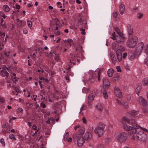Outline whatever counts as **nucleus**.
I'll return each instance as SVG.
<instances>
[{
  "label": "nucleus",
  "mask_w": 148,
  "mask_h": 148,
  "mask_svg": "<svg viewBox=\"0 0 148 148\" xmlns=\"http://www.w3.org/2000/svg\"><path fill=\"white\" fill-rule=\"evenodd\" d=\"M122 123L124 129L127 131H131L128 132L130 138L133 140H135V134L137 130L139 128L144 132L148 133V130L138 125L134 119H130L125 116L123 117L122 120Z\"/></svg>",
  "instance_id": "f257e3e1"
},
{
  "label": "nucleus",
  "mask_w": 148,
  "mask_h": 148,
  "mask_svg": "<svg viewBox=\"0 0 148 148\" xmlns=\"http://www.w3.org/2000/svg\"><path fill=\"white\" fill-rule=\"evenodd\" d=\"M144 43L140 42L134 50L129 51L128 54V58L129 60L133 61L138 58L142 52L144 47Z\"/></svg>",
  "instance_id": "f03ea898"
},
{
  "label": "nucleus",
  "mask_w": 148,
  "mask_h": 148,
  "mask_svg": "<svg viewBox=\"0 0 148 148\" xmlns=\"http://www.w3.org/2000/svg\"><path fill=\"white\" fill-rule=\"evenodd\" d=\"M112 48L116 51V53L117 60L119 62H120L122 59V52L125 51V49L122 46H119L118 44L116 43H113L112 45ZM127 56V53L125 52L123 53V58H125Z\"/></svg>",
  "instance_id": "7ed1b4c3"
},
{
  "label": "nucleus",
  "mask_w": 148,
  "mask_h": 148,
  "mask_svg": "<svg viewBox=\"0 0 148 148\" xmlns=\"http://www.w3.org/2000/svg\"><path fill=\"white\" fill-rule=\"evenodd\" d=\"M114 136L116 139L120 142H125L127 139V135L125 132H116Z\"/></svg>",
  "instance_id": "20e7f679"
},
{
  "label": "nucleus",
  "mask_w": 148,
  "mask_h": 148,
  "mask_svg": "<svg viewBox=\"0 0 148 148\" xmlns=\"http://www.w3.org/2000/svg\"><path fill=\"white\" fill-rule=\"evenodd\" d=\"M142 130L139 131L137 130V132L135 134V137L136 136L138 140L140 141L144 142L147 138V135Z\"/></svg>",
  "instance_id": "39448f33"
},
{
  "label": "nucleus",
  "mask_w": 148,
  "mask_h": 148,
  "mask_svg": "<svg viewBox=\"0 0 148 148\" xmlns=\"http://www.w3.org/2000/svg\"><path fill=\"white\" fill-rule=\"evenodd\" d=\"M138 41L137 36H134L129 38L127 42V45L130 48H133L136 46Z\"/></svg>",
  "instance_id": "423d86ee"
},
{
  "label": "nucleus",
  "mask_w": 148,
  "mask_h": 148,
  "mask_svg": "<svg viewBox=\"0 0 148 148\" xmlns=\"http://www.w3.org/2000/svg\"><path fill=\"white\" fill-rule=\"evenodd\" d=\"M105 127V125L102 123H99L94 130L95 132L97 134L99 137L102 136L104 133V129Z\"/></svg>",
  "instance_id": "0eeeda50"
},
{
  "label": "nucleus",
  "mask_w": 148,
  "mask_h": 148,
  "mask_svg": "<svg viewBox=\"0 0 148 148\" xmlns=\"http://www.w3.org/2000/svg\"><path fill=\"white\" fill-rule=\"evenodd\" d=\"M73 138L75 140L77 141V145L78 147H82L85 142V139L84 137L78 134L74 135Z\"/></svg>",
  "instance_id": "6e6552de"
},
{
  "label": "nucleus",
  "mask_w": 148,
  "mask_h": 148,
  "mask_svg": "<svg viewBox=\"0 0 148 148\" xmlns=\"http://www.w3.org/2000/svg\"><path fill=\"white\" fill-rule=\"evenodd\" d=\"M7 71H8V68L5 66H3L2 69L0 72V73L1 75L3 77H8L9 74L7 72Z\"/></svg>",
  "instance_id": "1a4fd4ad"
},
{
  "label": "nucleus",
  "mask_w": 148,
  "mask_h": 148,
  "mask_svg": "<svg viewBox=\"0 0 148 148\" xmlns=\"http://www.w3.org/2000/svg\"><path fill=\"white\" fill-rule=\"evenodd\" d=\"M114 91L115 94L117 97L121 98L122 97V95L119 88L117 86L114 87Z\"/></svg>",
  "instance_id": "9d476101"
},
{
  "label": "nucleus",
  "mask_w": 148,
  "mask_h": 148,
  "mask_svg": "<svg viewBox=\"0 0 148 148\" xmlns=\"http://www.w3.org/2000/svg\"><path fill=\"white\" fill-rule=\"evenodd\" d=\"M130 114L136 118H138L140 117V114H139V111L138 110H132L130 112Z\"/></svg>",
  "instance_id": "9b49d317"
},
{
  "label": "nucleus",
  "mask_w": 148,
  "mask_h": 148,
  "mask_svg": "<svg viewBox=\"0 0 148 148\" xmlns=\"http://www.w3.org/2000/svg\"><path fill=\"white\" fill-rule=\"evenodd\" d=\"M137 100L141 104L145 105L147 104V101L141 96H140L137 98Z\"/></svg>",
  "instance_id": "f8f14e48"
},
{
  "label": "nucleus",
  "mask_w": 148,
  "mask_h": 148,
  "mask_svg": "<svg viewBox=\"0 0 148 148\" xmlns=\"http://www.w3.org/2000/svg\"><path fill=\"white\" fill-rule=\"evenodd\" d=\"M119 11L120 14L121 15L123 14L125 11V6L124 5L121 3L119 6Z\"/></svg>",
  "instance_id": "ddd939ff"
},
{
  "label": "nucleus",
  "mask_w": 148,
  "mask_h": 148,
  "mask_svg": "<svg viewBox=\"0 0 148 148\" xmlns=\"http://www.w3.org/2000/svg\"><path fill=\"white\" fill-rule=\"evenodd\" d=\"M110 85V83L108 80L106 78L103 79V86L104 88H107Z\"/></svg>",
  "instance_id": "4468645a"
},
{
  "label": "nucleus",
  "mask_w": 148,
  "mask_h": 148,
  "mask_svg": "<svg viewBox=\"0 0 148 148\" xmlns=\"http://www.w3.org/2000/svg\"><path fill=\"white\" fill-rule=\"evenodd\" d=\"M127 32L130 35H132L133 34V28L130 24H128L127 26Z\"/></svg>",
  "instance_id": "2eb2a0df"
},
{
  "label": "nucleus",
  "mask_w": 148,
  "mask_h": 148,
  "mask_svg": "<svg viewBox=\"0 0 148 148\" xmlns=\"http://www.w3.org/2000/svg\"><path fill=\"white\" fill-rule=\"evenodd\" d=\"M84 137L85 139L87 140H91L92 138V134L89 132H86L85 134Z\"/></svg>",
  "instance_id": "dca6fc26"
},
{
  "label": "nucleus",
  "mask_w": 148,
  "mask_h": 148,
  "mask_svg": "<svg viewBox=\"0 0 148 148\" xmlns=\"http://www.w3.org/2000/svg\"><path fill=\"white\" fill-rule=\"evenodd\" d=\"M115 31L116 32L117 34H118L119 36L122 37V38L125 39V36L124 34L121 32L119 29L116 27H115L114 28Z\"/></svg>",
  "instance_id": "f3484780"
},
{
  "label": "nucleus",
  "mask_w": 148,
  "mask_h": 148,
  "mask_svg": "<svg viewBox=\"0 0 148 148\" xmlns=\"http://www.w3.org/2000/svg\"><path fill=\"white\" fill-rule=\"evenodd\" d=\"M142 89V85L140 84H138L137 85V87L136 88V93L138 95H139V93Z\"/></svg>",
  "instance_id": "a211bd4d"
},
{
  "label": "nucleus",
  "mask_w": 148,
  "mask_h": 148,
  "mask_svg": "<svg viewBox=\"0 0 148 148\" xmlns=\"http://www.w3.org/2000/svg\"><path fill=\"white\" fill-rule=\"evenodd\" d=\"M96 108L100 111H102L103 110V105L100 103H98L96 106Z\"/></svg>",
  "instance_id": "6ab92c4d"
},
{
  "label": "nucleus",
  "mask_w": 148,
  "mask_h": 148,
  "mask_svg": "<svg viewBox=\"0 0 148 148\" xmlns=\"http://www.w3.org/2000/svg\"><path fill=\"white\" fill-rule=\"evenodd\" d=\"M126 37H125V39L122 38V37L121 36H118L117 37L116 40V42L118 43H122L123 42L124 40L125 39Z\"/></svg>",
  "instance_id": "aec40b11"
},
{
  "label": "nucleus",
  "mask_w": 148,
  "mask_h": 148,
  "mask_svg": "<svg viewBox=\"0 0 148 148\" xmlns=\"http://www.w3.org/2000/svg\"><path fill=\"white\" fill-rule=\"evenodd\" d=\"M95 94H92L91 93L89 94L88 97V102H91L93 99L95 97Z\"/></svg>",
  "instance_id": "412c9836"
},
{
  "label": "nucleus",
  "mask_w": 148,
  "mask_h": 148,
  "mask_svg": "<svg viewBox=\"0 0 148 148\" xmlns=\"http://www.w3.org/2000/svg\"><path fill=\"white\" fill-rule=\"evenodd\" d=\"M143 85L144 86H148V77L145 78L142 80Z\"/></svg>",
  "instance_id": "4be33fe9"
},
{
  "label": "nucleus",
  "mask_w": 148,
  "mask_h": 148,
  "mask_svg": "<svg viewBox=\"0 0 148 148\" xmlns=\"http://www.w3.org/2000/svg\"><path fill=\"white\" fill-rule=\"evenodd\" d=\"M114 71L113 69H109L107 72L108 75L109 77H111L113 74Z\"/></svg>",
  "instance_id": "5701e85b"
},
{
  "label": "nucleus",
  "mask_w": 148,
  "mask_h": 148,
  "mask_svg": "<svg viewBox=\"0 0 148 148\" xmlns=\"http://www.w3.org/2000/svg\"><path fill=\"white\" fill-rule=\"evenodd\" d=\"M79 132L81 134H83L85 132V129L84 127L82 126H80L79 129Z\"/></svg>",
  "instance_id": "b1692460"
},
{
  "label": "nucleus",
  "mask_w": 148,
  "mask_h": 148,
  "mask_svg": "<svg viewBox=\"0 0 148 148\" xmlns=\"http://www.w3.org/2000/svg\"><path fill=\"white\" fill-rule=\"evenodd\" d=\"M3 8L4 11L6 12H8L10 10L9 7L7 5H4L3 7Z\"/></svg>",
  "instance_id": "393cba45"
},
{
  "label": "nucleus",
  "mask_w": 148,
  "mask_h": 148,
  "mask_svg": "<svg viewBox=\"0 0 148 148\" xmlns=\"http://www.w3.org/2000/svg\"><path fill=\"white\" fill-rule=\"evenodd\" d=\"M111 57L112 63L114 64H115L117 60L115 57L114 56V55H111Z\"/></svg>",
  "instance_id": "a878e982"
},
{
  "label": "nucleus",
  "mask_w": 148,
  "mask_h": 148,
  "mask_svg": "<svg viewBox=\"0 0 148 148\" xmlns=\"http://www.w3.org/2000/svg\"><path fill=\"white\" fill-rule=\"evenodd\" d=\"M118 36H116L115 33V32H113L112 33L111 36V38L113 40H116L117 39V37Z\"/></svg>",
  "instance_id": "bb28decb"
},
{
  "label": "nucleus",
  "mask_w": 148,
  "mask_h": 148,
  "mask_svg": "<svg viewBox=\"0 0 148 148\" xmlns=\"http://www.w3.org/2000/svg\"><path fill=\"white\" fill-rule=\"evenodd\" d=\"M66 43L69 45L70 46H71L73 43V40L71 39H68L66 40Z\"/></svg>",
  "instance_id": "cd10ccee"
},
{
  "label": "nucleus",
  "mask_w": 148,
  "mask_h": 148,
  "mask_svg": "<svg viewBox=\"0 0 148 148\" xmlns=\"http://www.w3.org/2000/svg\"><path fill=\"white\" fill-rule=\"evenodd\" d=\"M143 112L146 114L148 113V108L144 107L143 108Z\"/></svg>",
  "instance_id": "c85d7f7f"
},
{
  "label": "nucleus",
  "mask_w": 148,
  "mask_h": 148,
  "mask_svg": "<svg viewBox=\"0 0 148 148\" xmlns=\"http://www.w3.org/2000/svg\"><path fill=\"white\" fill-rule=\"evenodd\" d=\"M16 24L19 27H21L22 26V21L21 20H17Z\"/></svg>",
  "instance_id": "c756f323"
},
{
  "label": "nucleus",
  "mask_w": 148,
  "mask_h": 148,
  "mask_svg": "<svg viewBox=\"0 0 148 148\" xmlns=\"http://www.w3.org/2000/svg\"><path fill=\"white\" fill-rule=\"evenodd\" d=\"M69 135V132H67L66 133V134L65 135L64 138V141H66V140H67V139L69 138L68 137Z\"/></svg>",
  "instance_id": "7c9ffc66"
},
{
  "label": "nucleus",
  "mask_w": 148,
  "mask_h": 148,
  "mask_svg": "<svg viewBox=\"0 0 148 148\" xmlns=\"http://www.w3.org/2000/svg\"><path fill=\"white\" fill-rule=\"evenodd\" d=\"M144 16V14L141 13H139L138 14L137 18L138 19H141Z\"/></svg>",
  "instance_id": "2f4dec72"
},
{
  "label": "nucleus",
  "mask_w": 148,
  "mask_h": 148,
  "mask_svg": "<svg viewBox=\"0 0 148 148\" xmlns=\"http://www.w3.org/2000/svg\"><path fill=\"white\" fill-rule=\"evenodd\" d=\"M27 25L29 27H31L32 26V22L27 20Z\"/></svg>",
  "instance_id": "473e14b6"
},
{
  "label": "nucleus",
  "mask_w": 148,
  "mask_h": 148,
  "mask_svg": "<svg viewBox=\"0 0 148 148\" xmlns=\"http://www.w3.org/2000/svg\"><path fill=\"white\" fill-rule=\"evenodd\" d=\"M54 21L56 26L60 25V22L59 20L57 18H55L54 19Z\"/></svg>",
  "instance_id": "72a5a7b5"
},
{
  "label": "nucleus",
  "mask_w": 148,
  "mask_h": 148,
  "mask_svg": "<svg viewBox=\"0 0 148 148\" xmlns=\"http://www.w3.org/2000/svg\"><path fill=\"white\" fill-rule=\"evenodd\" d=\"M122 105H123L125 108H127L129 107L128 103L127 102H123Z\"/></svg>",
  "instance_id": "f704fd0d"
},
{
  "label": "nucleus",
  "mask_w": 148,
  "mask_h": 148,
  "mask_svg": "<svg viewBox=\"0 0 148 148\" xmlns=\"http://www.w3.org/2000/svg\"><path fill=\"white\" fill-rule=\"evenodd\" d=\"M144 62L146 66H148V56L144 60Z\"/></svg>",
  "instance_id": "c9c22d12"
},
{
  "label": "nucleus",
  "mask_w": 148,
  "mask_h": 148,
  "mask_svg": "<svg viewBox=\"0 0 148 148\" xmlns=\"http://www.w3.org/2000/svg\"><path fill=\"white\" fill-rule=\"evenodd\" d=\"M103 94L104 96V97L105 99H106L108 97V95L107 94V92L106 91H103Z\"/></svg>",
  "instance_id": "e433bc0d"
},
{
  "label": "nucleus",
  "mask_w": 148,
  "mask_h": 148,
  "mask_svg": "<svg viewBox=\"0 0 148 148\" xmlns=\"http://www.w3.org/2000/svg\"><path fill=\"white\" fill-rule=\"evenodd\" d=\"M125 67L126 69L127 70H130V66L128 64H125Z\"/></svg>",
  "instance_id": "4c0bfd02"
},
{
  "label": "nucleus",
  "mask_w": 148,
  "mask_h": 148,
  "mask_svg": "<svg viewBox=\"0 0 148 148\" xmlns=\"http://www.w3.org/2000/svg\"><path fill=\"white\" fill-rule=\"evenodd\" d=\"M88 91V89L86 88H84L82 89V92L83 93H86Z\"/></svg>",
  "instance_id": "58836bf2"
},
{
  "label": "nucleus",
  "mask_w": 148,
  "mask_h": 148,
  "mask_svg": "<svg viewBox=\"0 0 148 148\" xmlns=\"http://www.w3.org/2000/svg\"><path fill=\"white\" fill-rule=\"evenodd\" d=\"M144 50L145 53L148 54V43L146 44Z\"/></svg>",
  "instance_id": "ea45409f"
},
{
  "label": "nucleus",
  "mask_w": 148,
  "mask_h": 148,
  "mask_svg": "<svg viewBox=\"0 0 148 148\" xmlns=\"http://www.w3.org/2000/svg\"><path fill=\"white\" fill-rule=\"evenodd\" d=\"M0 142L2 144L3 146H4L5 145V143L4 142V140L3 138H1L0 140Z\"/></svg>",
  "instance_id": "a19ab883"
},
{
  "label": "nucleus",
  "mask_w": 148,
  "mask_h": 148,
  "mask_svg": "<svg viewBox=\"0 0 148 148\" xmlns=\"http://www.w3.org/2000/svg\"><path fill=\"white\" fill-rule=\"evenodd\" d=\"M9 137L11 139H14V140H16V138H15L14 135L12 134H11L9 136Z\"/></svg>",
  "instance_id": "79ce46f5"
},
{
  "label": "nucleus",
  "mask_w": 148,
  "mask_h": 148,
  "mask_svg": "<svg viewBox=\"0 0 148 148\" xmlns=\"http://www.w3.org/2000/svg\"><path fill=\"white\" fill-rule=\"evenodd\" d=\"M39 79L40 80H43L46 82H47L48 81L47 79L45 78V77H39Z\"/></svg>",
  "instance_id": "37998d69"
},
{
  "label": "nucleus",
  "mask_w": 148,
  "mask_h": 148,
  "mask_svg": "<svg viewBox=\"0 0 148 148\" xmlns=\"http://www.w3.org/2000/svg\"><path fill=\"white\" fill-rule=\"evenodd\" d=\"M97 148H105V147L103 145L100 144L98 145Z\"/></svg>",
  "instance_id": "c03bdc74"
},
{
  "label": "nucleus",
  "mask_w": 148,
  "mask_h": 148,
  "mask_svg": "<svg viewBox=\"0 0 148 148\" xmlns=\"http://www.w3.org/2000/svg\"><path fill=\"white\" fill-rule=\"evenodd\" d=\"M23 33L24 34H27L28 33V31L26 28H23Z\"/></svg>",
  "instance_id": "a18cd8bd"
},
{
  "label": "nucleus",
  "mask_w": 148,
  "mask_h": 148,
  "mask_svg": "<svg viewBox=\"0 0 148 148\" xmlns=\"http://www.w3.org/2000/svg\"><path fill=\"white\" fill-rule=\"evenodd\" d=\"M126 98L128 101H130L131 100V98L130 96L128 94H127L126 95Z\"/></svg>",
  "instance_id": "49530a36"
},
{
  "label": "nucleus",
  "mask_w": 148,
  "mask_h": 148,
  "mask_svg": "<svg viewBox=\"0 0 148 148\" xmlns=\"http://www.w3.org/2000/svg\"><path fill=\"white\" fill-rule=\"evenodd\" d=\"M116 69L117 70V72H121V70L120 67V66H117L116 67Z\"/></svg>",
  "instance_id": "de8ad7c7"
},
{
  "label": "nucleus",
  "mask_w": 148,
  "mask_h": 148,
  "mask_svg": "<svg viewBox=\"0 0 148 148\" xmlns=\"http://www.w3.org/2000/svg\"><path fill=\"white\" fill-rule=\"evenodd\" d=\"M80 30L82 31L81 33L82 34L85 35L86 34L85 29L82 28L80 29Z\"/></svg>",
  "instance_id": "09e8293b"
},
{
  "label": "nucleus",
  "mask_w": 148,
  "mask_h": 148,
  "mask_svg": "<svg viewBox=\"0 0 148 148\" xmlns=\"http://www.w3.org/2000/svg\"><path fill=\"white\" fill-rule=\"evenodd\" d=\"M13 88L17 92H19L20 91L19 89L18 88H17L16 87L14 86Z\"/></svg>",
  "instance_id": "8fccbe9b"
},
{
  "label": "nucleus",
  "mask_w": 148,
  "mask_h": 148,
  "mask_svg": "<svg viewBox=\"0 0 148 148\" xmlns=\"http://www.w3.org/2000/svg\"><path fill=\"white\" fill-rule=\"evenodd\" d=\"M38 72H39L40 73H43L44 72V71L42 69H40L38 70Z\"/></svg>",
  "instance_id": "3c124183"
},
{
  "label": "nucleus",
  "mask_w": 148,
  "mask_h": 148,
  "mask_svg": "<svg viewBox=\"0 0 148 148\" xmlns=\"http://www.w3.org/2000/svg\"><path fill=\"white\" fill-rule=\"evenodd\" d=\"M113 16L114 17V18L116 17L117 16V12H114L113 14Z\"/></svg>",
  "instance_id": "603ef678"
},
{
  "label": "nucleus",
  "mask_w": 148,
  "mask_h": 148,
  "mask_svg": "<svg viewBox=\"0 0 148 148\" xmlns=\"http://www.w3.org/2000/svg\"><path fill=\"white\" fill-rule=\"evenodd\" d=\"M101 72L100 71H99L98 73V80L99 81L100 80V74Z\"/></svg>",
  "instance_id": "864d4df0"
},
{
  "label": "nucleus",
  "mask_w": 148,
  "mask_h": 148,
  "mask_svg": "<svg viewBox=\"0 0 148 148\" xmlns=\"http://www.w3.org/2000/svg\"><path fill=\"white\" fill-rule=\"evenodd\" d=\"M40 106L41 107H42L43 108H44L46 107V105L45 104L42 103H40Z\"/></svg>",
  "instance_id": "5fc2aeb1"
},
{
  "label": "nucleus",
  "mask_w": 148,
  "mask_h": 148,
  "mask_svg": "<svg viewBox=\"0 0 148 148\" xmlns=\"http://www.w3.org/2000/svg\"><path fill=\"white\" fill-rule=\"evenodd\" d=\"M32 128L33 130H37V127L36 126V125L34 124L33 125Z\"/></svg>",
  "instance_id": "6e6d98bb"
},
{
  "label": "nucleus",
  "mask_w": 148,
  "mask_h": 148,
  "mask_svg": "<svg viewBox=\"0 0 148 148\" xmlns=\"http://www.w3.org/2000/svg\"><path fill=\"white\" fill-rule=\"evenodd\" d=\"M18 101L20 102L23 103L24 101V98H20L18 99Z\"/></svg>",
  "instance_id": "4d7b16f0"
},
{
  "label": "nucleus",
  "mask_w": 148,
  "mask_h": 148,
  "mask_svg": "<svg viewBox=\"0 0 148 148\" xmlns=\"http://www.w3.org/2000/svg\"><path fill=\"white\" fill-rule=\"evenodd\" d=\"M72 138L71 137L68 138L66 141L68 142H70L72 141Z\"/></svg>",
  "instance_id": "13d9d810"
},
{
  "label": "nucleus",
  "mask_w": 148,
  "mask_h": 148,
  "mask_svg": "<svg viewBox=\"0 0 148 148\" xmlns=\"http://www.w3.org/2000/svg\"><path fill=\"white\" fill-rule=\"evenodd\" d=\"M83 122L85 124H86L87 123L86 120V119L85 117H83L82 119Z\"/></svg>",
  "instance_id": "bf43d9fd"
},
{
  "label": "nucleus",
  "mask_w": 148,
  "mask_h": 148,
  "mask_svg": "<svg viewBox=\"0 0 148 148\" xmlns=\"http://www.w3.org/2000/svg\"><path fill=\"white\" fill-rule=\"evenodd\" d=\"M116 101L120 105H122L123 104V103L118 99H116Z\"/></svg>",
  "instance_id": "052dcab7"
},
{
  "label": "nucleus",
  "mask_w": 148,
  "mask_h": 148,
  "mask_svg": "<svg viewBox=\"0 0 148 148\" xmlns=\"http://www.w3.org/2000/svg\"><path fill=\"white\" fill-rule=\"evenodd\" d=\"M0 26H1L4 29H5L7 27L6 25L5 24H2V25H0Z\"/></svg>",
  "instance_id": "680f3d73"
},
{
  "label": "nucleus",
  "mask_w": 148,
  "mask_h": 148,
  "mask_svg": "<svg viewBox=\"0 0 148 148\" xmlns=\"http://www.w3.org/2000/svg\"><path fill=\"white\" fill-rule=\"evenodd\" d=\"M4 101V100L2 97H0V102L3 103Z\"/></svg>",
  "instance_id": "e2e57ef3"
},
{
  "label": "nucleus",
  "mask_w": 148,
  "mask_h": 148,
  "mask_svg": "<svg viewBox=\"0 0 148 148\" xmlns=\"http://www.w3.org/2000/svg\"><path fill=\"white\" fill-rule=\"evenodd\" d=\"M12 75L14 76V79L15 80V81L13 80V82H15L17 80V79H16V77H15V76H16V74L15 73H13Z\"/></svg>",
  "instance_id": "0e129e2a"
},
{
  "label": "nucleus",
  "mask_w": 148,
  "mask_h": 148,
  "mask_svg": "<svg viewBox=\"0 0 148 148\" xmlns=\"http://www.w3.org/2000/svg\"><path fill=\"white\" fill-rule=\"evenodd\" d=\"M3 48V45L1 43H0V51H1Z\"/></svg>",
  "instance_id": "69168bd1"
},
{
  "label": "nucleus",
  "mask_w": 148,
  "mask_h": 148,
  "mask_svg": "<svg viewBox=\"0 0 148 148\" xmlns=\"http://www.w3.org/2000/svg\"><path fill=\"white\" fill-rule=\"evenodd\" d=\"M50 36L51 38H52V40H53V41H55L56 40H54V35H50Z\"/></svg>",
  "instance_id": "338daca9"
},
{
  "label": "nucleus",
  "mask_w": 148,
  "mask_h": 148,
  "mask_svg": "<svg viewBox=\"0 0 148 148\" xmlns=\"http://www.w3.org/2000/svg\"><path fill=\"white\" fill-rule=\"evenodd\" d=\"M0 36H5V34L4 33H2L1 31H0Z\"/></svg>",
  "instance_id": "774afa93"
}]
</instances>
